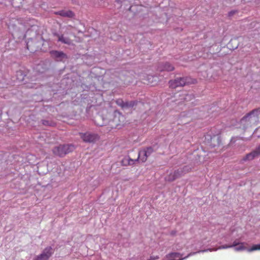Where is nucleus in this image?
<instances>
[{"mask_svg":"<svg viewBox=\"0 0 260 260\" xmlns=\"http://www.w3.org/2000/svg\"><path fill=\"white\" fill-rule=\"evenodd\" d=\"M174 68L173 66L169 63H166L163 66V68L160 70L162 71H172L174 70Z\"/></svg>","mask_w":260,"mask_h":260,"instance_id":"ddd939ff","label":"nucleus"},{"mask_svg":"<svg viewBox=\"0 0 260 260\" xmlns=\"http://www.w3.org/2000/svg\"><path fill=\"white\" fill-rule=\"evenodd\" d=\"M58 41L68 45H70L72 42L71 40L69 38L64 37L63 35H58Z\"/></svg>","mask_w":260,"mask_h":260,"instance_id":"9d476101","label":"nucleus"},{"mask_svg":"<svg viewBox=\"0 0 260 260\" xmlns=\"http://www.w3.org/2000/svg\"><path fill=\"white\" fill-rule=\"evenodd\" d=\"M190 79L186 78H177L174 80H171L169 82L170 87L172 88H176L177 87L183 86L186 84H189Z\"/></svg>","mask_w":260,"mask_h":260,"instance_id":"7ed1b4c3","label":"nucleus"},{"mask_svg":"<svg viewBox=\"0 0 260 260\" xmlns=\"http://www.w3.org/2000/svg\"><path fill=\"white\" fill-rule=\"evenodd\" d=\"M51 14H54L57 15H59L60 16H74V14L73 12L70 10H63L61 11L54 12L52 11Z\"/></svg>","mask_w":260,"mask_h":260,"instance_id":"0eeeda50","label":"nucleus"},{"mask_svg":"<svg viewBox=\"0 0 260 260\" xmlns=\"http://www.w3.org/2000/svg\"><path fill=\"white\" fill-rule=\"evenodd\" d=\"M42 124L46 126H54V124L52 122H50L48 120H42Z\"/></svg>","mask_w":260,"mask_h":260,"instance_id":"dca6fc26","label":"nucleus"},{"mask_svg":"<svg viewBox=\"0 0 260 260\" xmlns=\"http://www.w3.org/2000/svg\"><path fill=\"white\" fill-rule=\"evenodd\" d=\"M153 149L152 147H147L146 149L141 150L139 152L138 158L137 159L133 160L129 158L128 159V165H133L134 161H138L139 159L144 162L146 161L147 157L153 152Z\"/></svg>","mask_w":260,"mask_h":260,"instance_id":"f03ea898","label":"nucleus"},{"mask_svg":"<svg viewBox=\"0 0 260 260\" xmlns=\"http://www.w3.org/2000/svg\"><path fill=\"white\" fill-rule=\"evenodd\" d=\"M147 260H151V259H150L149 258V259H147Z\"/></svg>","mask_w":260,"mask_h":260,"instance_id":"412c9836","label":"nucleus"},{"mask_svg":"<svg viewBox=\"0 0 260 260\" xmlns=\"http://www.w3.org/2000/svg\"><path fill=\"white\" fill-rule=\"evenodd\" d=\"M240 243L238 242L237 240H235V241H234L233 244L232 245H223L221 247H220L219 248V249H221V248H223V249H225V248H231V247H235L236 246H238Z\"/></svg>","mask_w":260,"mask_h":260,"instance_id":"4468645a","label":"nucleus"},{"mask_svg":"<svg viewBox=\"0 0 260 260\" xmlns=\"http://www.w3.org/2000/svg\"><path fill=\"white\" fill-rule=\"evenodd\" d=\"M159 257L158 256H151L150 257V259L151 260H156L158 259Z\"/></svg>","mask_w":260,"mask_h":260,"instance_id":"a211bd4d","label":"nucleus"},{"mask_svg":"<svg viewBox=\"0 0 260 260\" xmlns=\"http://www.w3.org/2000/svg\"><path fill=\"white\" fill-rule=\"evenodd\" d=\"M260 155V145L256 147L255 150L246 154V155L243 158L244 161L252 160L255 157Z\"/></svg>","mask_w":260,"mask_h":260,"instance_id":"423d86ee","label":"nucleus"},{"mask_svg":"<svg viewBox=\"0 0 260 260\" xmlns=\"http://www.w3.org/2000/svg\"><path fill=\"white\" fill-rule=\"evenodd\" d=\"M52 253V248L51 247H47L44 250L43 252L37 257L36 260H48Z\"/></svg>","mask_w":260,"mask_h":260,"instance_id":"39448f33","label":"nucleus"},{"mask_svg":"<svg viewBox=\"0 0 260 260\" xmlns=\"http://www.w3.org/2000/svg\"><path fill=\"white\" fill-rule=\"evenodd\" d=\"M255 114L256 115H258L259 114H260V108L254 109L251 111L250 112L247 113L244 117L242 118L241 119L242 120H243L245 119H246L247 118L251 116L252 115H253Z\"/></svg>","mask_w":260,"mask_h":260,"instance_id":"9b49d317","label":"nucleus"},{"mask_svg":"<svg viewBox=\"0 0 260 260\" xmlns=\"http://www.w3.org/2000/svg\"><path fill=\"white\" fill-rule=\"evenodd\" d=\"M83 141L86 143H94L99 139L98 135L90 133H80Z\"/></svg>","mask_w":260,"mask_h":260,"instance_id":"20e7f679","label":"nucleus"},{"mask_svg":"<svg viewBox=\"0 0 260 260\" xmlns=\"http://www.w3.org/2000/svg\"><path fill=\"white\" fill-rule=\"evenodd\" d=\"M51 54L56 58H67V55L63 52L58 51H52Z\"/></svg>","mask_w":260,"mask_h":260,"instance_id":"1a4fd4ad","label":"nucleus"},{"mask_svg":"<svg viewBox=\"0 0 260 260\" xmlns=\"http://www.w3.org/2000/svg\"><path fill=\"white\" fill-rule=\"evenodd\" d=\"M247 245L246 243L242 242L240 243L238 246H236L234 249L236 251H242L246 249V247L245 246Z\"/></svg>","mask_w":260,"mask_h":260,"instance_id":"f8f14e48","label":"nucleus"},{"mask_svg":"<svg viewBox=\"0 0 260 260\" xmlns=\"http://www.w3.org/2000/svg\"><path fill=\"white\" fill-rule=\"evenodd\" d=\"M238 11L237 10H232L229 12V16H232L234 15H237Z\"/></svg>","mask_w":260,"mask_h":260,"instance_id":"f3484780","label":"nucleus"},{"mask_svg":"<svg viewBox=\"0 0 260 260\" xmlns=\"http://www.w3.org/2000/svg\"><path fill=\"white\" fill-rule=\"evenodd\" d=\"M208 251V250H205L202 251V252H205V251Z\"/></svg>","mask_w":260,"mask_h":260,"instance_id":"aec40b11","label":"nucleus"},{"mask_svg":"<svg viewBox=\"0 0 260 260\" xmlns=\"http://www.w3.org/2000/svg\"><path fill=\"white\" fill-rule=\"evenodd\" d=\"M74 149L72 145H62L55 147L53 150V153L59 157H63Z\"/></svg>","mask_w":260,"mask_h":260,"instance_id":"f257e3e1","label":"nucleus"},{"mask_svg":"<svg viewBox=\"0 0 260 260\" xmlns=\"http://www.w3.org/2000/svg\"><path fill=\"white\" fill-rule=\"evenodd\" d=\"M183 174V172L182 170H177L174 172L172 173H171L168 177V181H172L176 179V178L180 177L181 175Z\"/></svg>","mask_w":260,"mask_h":260,"instance_id":"6e6552de","label":"nucleus"},{"mask_svg":"<svg viewBox=\"0 0 260 260\" xmlns=\"http://www.w3.org/2000/svg\"><path fill=\"white\" fill-rule=\"evenodd\" d=\"M135 102H133V104H131L129 106H133L135 104Z\"/></svg>","mask_w":260,"mask_h":260,"instance_id":"6ab92c4d","label":"nucleus"},{"mask_svg":"<svg viewBox=\"0 0 260 260\" xmlns=\"http://www.w3.org/2000/svg\"><path fill=\"white\" fill-rule=\"evenodd\" d=\"M257 250H260V244L254 245L250 248L247 249L249 252Z\"/></svg>","mask_w":260,"mask_h":260,"instance_id":"2eb2a0df","label":"nucleus"}]
</instances>
